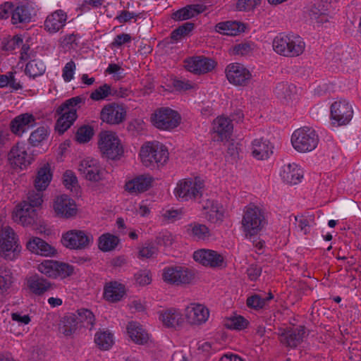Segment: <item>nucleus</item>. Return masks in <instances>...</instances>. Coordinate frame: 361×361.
Returning a JSON list of instances; mask_svg holds the SVG:
<instances>
[{"label":"nucleus","mask_w":361,"mask_h":361,"mask_svg":"<svg viewBox=\"0 0 361 361\" xmlns=\"http://www.w3.org/2000/svg\"><path fill=\"white\" fill-rule=\"evenodd\" d=\"M85 99L80 96L66 100L56 110L59 118L55 124V130L59 134H63L73 124L78 118L77 110Z\"/></svg>","instance_id":"f257e3e1"},{"label":"nucleus","mask_w":361,"mask_h":361,"mask_svg":"<svg viewBox=\"0 0 361 361\" xmlns=\"http://www.w3.org/2000/svg\"><path fill=\"white\" fill-rule=\"evenodd\" d=\"M274 50L286 57H297L303 54L305 42L298 35L290 33L279 34L273 40Z\"/></svg>","instance_id":"f03ea898"},{"label":"nucleus","mask_w":361,"mask_h":361,"mask_svg":"<svg viewBox=\"0 0 361 361\" xmlns=\"http://www.w3.org/2000/svg\"><path fill=\"white\" fill-rule=\"evenodd\" d=\"M204 189V180L200 177L183 178L178 180L173 193L179 202L195 201L202 197Z\"/></svg>","instance_id":"7ed1b4c3"},{"label":"nucleus","mask_w":361,"mask_h":361,"mask_svg":"<svg viewBox=\"0 0 361 361\" xmlns=\"http://www.w3.org/2000/svg\"><path fill=\"white\" fill-rule=\"evenodd\" d=\"M267 224L264 211L259 207L250 204L244 209L242 228L246 237L257 235Z\"/></svg>","instance_id":"20e7f679"},{"label":"nucleus","mask_w":361,"mask_h":361,"mask_svg":"<svg viewBox=\"0 0 361 361\" xmlns=\"http://www.w3.org/2000/svg\"><path fill=\"white\" fill-rule=\"evenodd\" d=\"M140 156L146 167L162 166L169 159L166 147L159 142H148L141 147Z\"/></svg>","instance_id":"39448f33"},{"label":"nucleus","mask_w":361,"mask_h":361,"mask_svg":"<svg viewBox=\"0 0 361 361\" xmlns=\"http://www.w3.org/2000/svg\"><path fill=\"white\" fill-rule=\"evenodd\" d=\"M319 142V136L312 128L304 126L295 130L291 136L293 148L300 153L314 150Z\"/></svg>","instance_id":"423d86ee"},{"label":"nucleus","mask_w":361,"mask_h":361,"mask_svg":"<svg viewBox=\"0 0 361 361\" xmlns=\"http://www.w3.org/2000/svg\"><path fill=\"white\" fill-rule=\"evenodd\" d=\"M180 114L169 107L159 108L151 116L153 126L161 130L176 128L180 123Z\"/></svg>","instance_id":"0eeeda50"},{"label":"nucleus","mask_w":361,"mask_h":361,"mask_svg":"<svg viewBox=\"0 0 361 361\" xmlns=\"http://www.w3.org/2000/svg\"><path fill=\"white\" fill-rule=\"evenodd\" d=\"M99 137L98 145L104 157L116 159L122 154L123 147L116 133L111 131H102L99 133Z\"/></svg>","instance_id":"6e6552de"},{"label":"nucleus","mask_w":361,"mask_h":361,"mask_svg":"<svg viewBox=\"0 0 361 361\" xmlns=\"http://www.w3.org/2000/svg\"><path fill=\"white\" fill-rule=\"evenodd\" d=\"M225 72L228 82L235 86H247L252 78L251 72L239 63H230L226 66Z\"/></svg>","instance_id":"1a4fd4ad"},{"label":"nucleus","mask_w":361,"mask_h":361,"mask_svg":"<svg viewBox=\"0 0 361 361\" xmlns=\"http://www.w3.org/2000/svg\"><path fill=\"white\" fill-rule=\"evenodd\" d=\"M162 279L167 283L179 286L190 283L193 279V274L186 267L171 266L163 269Z\"/></svg>","instance_id":"9d476101"},{"label":"nucleus","mask_w":361,"mask_h":361,"mask_svg":"<svg viewBox=\"0 0 361 361\" xmlns=\"http://www.w3.org/2000/svg\"><path fill=\"white\" fill-rule=\"evenodd\" d=\"M353 116V106L345 100L334 102L331 106V119L334 125H346L351 121Z\"/></svg>","instance_id":"9b49d317"},{"label":"nucleus","mask_w":361,"mask_h":361,"mask_svg":"<svg viewBox=\"0 0 361 361\" xmlns=\"http://www.w3.org/2000/svg\"><path fill=\"white\" fill-rule=\"evenodd\" d=\"M20 252V249L13 230L8 226L5 227L0 235L1 255L6 259H13L16 256V252Z\"/></svg>","instance_id":"f8f14e48"},{"label":"nucleus","mask_w":361,"mask_h":361,"mask_svg":"<svg viewBox=\"0 0 361 361\" xmlns=\"http://www.w3.org/2000/svg\"><path fill=\"white\" fill-rule=\"evenodd\" d=\"M126 116V110L123 105L111 103L105 105L101 112V120L110 125L121 123Z\"/></svg>","instance_id":"ddd939ff"},{"label":"nucleus","mask_w":361,"mask_h":361,"mask_svg":"<svg viewBox=\"0 0 361 361\" xmlns=\"http://www.w3.org/2000/svg\"><path fill=\"white\" fill-rule=\"evenodd\" d=\"M8 160L11 165L20 169L26 168L33 161V156L27 152L26 146L23 142H17L11 149Z\"/></svg>","instance_id":"4468645a"},{"label":"nucleus","mask_w":361,"mask_h":361,"mask_svg":"<svg viewBox=\"0 0 361 361\" xmlns=\"http://www.w3.org/2000/svg\"><path fill=\"white\" fill-rule=\"evenodd\" d=\"M61 241L66 247L82 250L92 241V236L87 235L83 231L73 230L63 235Z\"/></svg>","instance_id":"2eb2a0df"},{"label":"nucleus","mask_w":361,"mask_h":361,"mask_svg":"<svg viewBox=\"0 0 361 361\" xmlns=\"http://www.w3.org/2000/svg\"><path fill=\"white\" fill-rule=\"evenodd\" d=\"M193 259L200 264L211 268L221 267L224 263V258L221 254L209 249L195 251Z\"/></svg>","instance_id":"dca6fc26"},{"label":"nucleus","mask_w":361,"mask_h":361,"mask_svg":"<svg viewBox=\"0 0 361 361\" xmlns=\"http://www.w3.org/2000/svg\"><path fill=\"white\" fill-rule=\"evenodd\" d=\"M216 63L212 59L204 56H197L184 60L185 68L195 74L207 73L214 68Z\"/></svg>","instance_id":"f3484780"},{"label":"nucleus","mask_w":361,"mask_h":361,"mask_svg":"<svg viewBox=\"0 0 361 361\" xmlns=\"http://www.w3.org/2000/svg\"><path fill=\"white\" fill-rule=\"evenodd\" d=\"M80 174L87 180L98 182L103 176L102 169L97 160L87 158L80 161L78 166Z\"/></svg>","instance_id":"a211bd4d"},{"label":"nucleus","mask_w":361,"mask_h":361,"mask_svg":"<svg viewBox=\"0 0 361 361\" xmlns=\"http://www.w3.org/2000/svg\"><path fill=\"white\" fill-rule=\"evenodd\" d=\"M36 209L23 201L18 204L13 212L14 221L20 224L23 226L32 225L36 220Z\"/></svg>","instance_id":"6ab92c4d"},{"label":"nucleus","mask_w":361,"mask_h":361,"mask_svg":"<svg viewBox=\"0 0 361 361\" xmlns=\"http://www.w3.org/2000/svg\"><path fill=\"white\" fill-rule=\"evenodd\" d=\"M35 125V117L31 114L25 113L17 116L11 121L10 129L13 134L21 137Z\"/></svg>","instance_id":"aec40b11"},{"label":"nucleus","mask_w":361,"mask_h":361,"mask_svg":"<svg viewBox=\"0 0 361 361\" xmlns=\"http://www.w3.org/2000/svg\"><path fill=\"white\" fill-rule=\"evenodd\" d=\"M67 19L68 16L64 11L56 10L47 16L44 23V30L50 34L56 33L66 25Z\"/></svg>","instance_id":"412c9836"},{"label":"nucleus","mask_w":361,"mask_h":361,"mask_svg":"<svg viewBox=\"0 0 361 361\" xmlns=\"http://www.w3.org/2000/svg\"><path fill=\"white\" fill-rule=\"evenodd\" d=\"M54 209L57 216L67 219L75 216L77 212L75 202L66 195L56 197Z\"/></svg>","instance_id":"4be33fe9"},{"label":"nucleus","mask_w":361,"mask_h":361,"mask_svg":"<svg viewBox=\"0 0 361 361\" xmlns=\"http://www.w3.org/2000/svg\"><path fill=\"white\" fill-rule=\"evenodd\" d=\"M185 316L190 324L200 325L207 321L209 311L203 305L192 304L185 309Z\"/></svg>","instance_id":"5701e85b"},{"label":"nucleus","mask_w":361,"mask_h":361,"mask_svg":"<svg viewBox=\"0 0 361 361\" xmlns=\"http://www.w3.org/2000/svg\"><path fill=\"white\" fill-rule=\"evenodd\" d=\"M153 178L149 175H141L125 185L126 190L131 194H138L147 191L152 185Z\"/></svg>","instance_id":"b1692460"},{"label":"nucleus","mask_w":361,"mask_h":361,"mask_svg":"<svg viewBox=\"0 0 361 361\" xmlns=\"http://www.w3.org/2000/svg\"><path fill=\"white\" fill-rule=\"evenodd\" d=\"M33 16V8L28 4H20L13 6L11 12V23L14 25L18 24L28 23L32 20Z\"/></svg>","instance_id":"393cba45"},{"label":"nucleus","mask_w":361,"mask_h":361,"mask_svg":"<svg viewBox=\"0 0 361 361\" xmlns=\"http://www.w3.org/2000/svg\"><path fill=\"white\" fill-rule=\"evenodd\" d=\"M280 176L284 183L295 185L300 182L303 177V172L297 164H288L282 167Z\"/></svg>","instance_id":"a878e982"},{"label":"nucleus","mask_w":361,"mask_h":361,"mask_svg":"<svg viewBox=\"0 0 361 361\" xmlns=\"http://www.w3.org/2000/svg\"><path fill=\"white\" fill-rule=\"evenodd\" d=\"M206 210L205 218L212 224H220L224 219V209L217 202L207 200L203 206Z\"/></svg>","instance_id":"bb28decb"},{"label":"nucleus","mask_w":361,"mask_h":361,"mask_svg":"<svg viewBox=\"0 0 361 361\" xmlns=\"http://www.w3.org/2000/svg\"><path fill=\"white\" fill-rule=\"evenodd\" d=\"M159 319L165 326L170 328L179 327L184 323L182 313L175 308H169L161 312Z\"/></svg>","instance_id":"cd10ccee"},{"label":"nucleus","mask_w":361,"mask_h":361,"mask_svg":"<svg viewBox=\"0 0 361 361\" xmlns=\"http://www.w3.org/2000/svg\"><path fill=\"white\" fill-rule=\"evenodd\" d=\"M246 26L238 21H224L217 23L215 30L217 32L229 36H236L243 32Z\"/></svg>","instance_id":"c85d7f7f"},{"label":"nucleus","mask_w":361,"mask_h":361,"mask_svg":"<svg viewBox=\"0 0 361 361\" xmlns=\"http://www.w3.org/2000/svg\"><path fill=\"white\" fill-rule=\"evenodd\" d=\"M231 120L228 117H218L214 121V132L219 135L218 140L224 141L228 139L233 131Z\"/></svg>","instance_id":"c756f323"},{"label":"nucleus","mask_w":361,"mask_h":361,"mask_svg":"<svg viewBox=\"0 0 361 361\" xmlns=\"http://www.w3.org/2000/svg\"><path fill=\"white\" fill-rule=\"evenodd\" d=\"M273 147L268 140L255 139L252 142V154L258 160L267 159L272 154Z\"/></svg>","instance_id":"7c9ffc66"},{"label":"nucleus","mask_w":361,"mask_h":361,"mask_svg":"<svg viewBox=\"0 0 361 361\" xmlns=\"http://www.w3.org/2000/svg\"><path fill=\"white\" fill-rule=\"evenodd\" d=\"M27 248L32 252L42 256H51L56 253V250L42 239L35 237L27 243Z\"/></svg>","instance_id":"2f4dec72"},{"label":"nucleus","mask_w":361,"mask_h":361,"mask_svg":"<svg viewBox=\"0 0 361 361\" xmlns=\"http://www.w3.org/2000/svg\"><path fill=\"white\" fill-rule=\"evenodd\" d=\"M125 294V287L117 281H111L106 283L104 288V297L109 302H118Z\"/></svg>","instance_id":"473e14b6"},{"label":"nucleus","mask_w":361,"mask_h":361,"mask_svg":"<svg viewBox=\"0 0 361 361\" xmlns=\"http://www.w3.org/2000/svg\"><path fill=\"white\" fill-rule=\"evenodd\" d=\"M27 286L32 293L37 295H41L53 288L52 283L49 281L37 275L28 279Z\"/></svg>","instance_id":"72a5a7b5"},{"label":"nucleus","mask_w":361,"mask_h":361,"mask_svg":"<svg viewBox=\"0 0 361 361\" xmlns=\"http://www.w3.org/2000/svg\"><path fill=\"white\" fill-rule=\"evenodd\" d=\"M305 334V327L302 326L291 329L281 335L282 342L290 348H295L302 341Z\"/></svg>","instance_id":"f704fd0d"},{"label":"nucleus","mask_w":361,"mask_h":361,"mask_svg":"<svg viewBox=\"0 0 361 361\" xmlns=\"http://www.w3.org/2000/svg\"><path fill=\"white\" fill-rule=\"evenodd\" d=\"M129 336L135 343L140 345L146 343L149 340L147 332L142 326L136 322H130L127 326Z\"/></svg>","instance_id":"c9c22d12"},{"label":"nucleus","mask_w":361,"mask_h":361,"mask_svg":"<svg viewBox=\"0 0 361 361\" xmlns=\"http://www.w3.org/2000/svg\"><path fill=\"white\" fill-rule=\"evenodd\" d=\"M204 10V8L202 5H190L174 12L172 14V18L176 20H187L195 16L200 13H202Z\"/></svg>","instance_id":"e433bc0d"},{"label":"nucleus","mask_w":361,"mask_h":361,"mask_svg":"<svg viewBox=\"0 0 361 361\" xmlns=\"http://www.w3.org/2000/svg\"><path fill=\"white\" fill-rule=\"evenodd\" d=\"M52 174L49 165L45 164L40 168L35 180V187L38 190H44L51 180Z\"/></svg>","instance_id":"4c0bfd02"},{"label":"nucleus","mask_w":361,"mask_h":361,"mask_svg":"<svg viewBox=\"0 0 361 361\" xmlns=\"http://www.w3.org/2000/svg\"><path fill=\"white\" fill-rule=\"evenodd\" d=\"M78 321L76 314L68 313L61 320L60 331L65 336H71L77 329Z\"/></svg>","instance_id":"58836bf2"},{"label":"nucleus","mask_w":361,"mask_h":361,"mask_svg":"<svg viewBox=\"0 0 361 361\" xmlns=\"http://www.w3.org/2000/svg\"><path fill=\"white\" fill-rule=\"evenodd\" d=\"M187 233L197 240H205L210 236L209 228L204 224L196 222L191 223L188 226Z\"/></svg>","instance_id":"ea45409f"},{"label":"nucleus","mask_w":361,"mask_h":361,"mask_svg":"<svg viewBox=\"0 0 361 361\" xmlns=\"http://www.w3.org/2000/svg\"><path fill=\"white\" fill-rule=\"evenodd\" d=\"M49 135V130L48 128L40 126L30 133L28 143L32 147H38L47 140Z\"/></svg>","instance_id":"a19ab883"},{"label":"nucleus","mask_w":361,"mask_h":361,"mask_svg":"<svg viewBox=\"0 0 361 361\" xmlns=\"http://www.w3.org/2000/svg\"><path fill=\"white\" fill-rule=\"evenodd\" d=\"M120 242V239L111 233L102 234L98 240V247L103 252L114 250Z\"/></svg>","instance_id":"79ce46f5"},{"label":"nucleus","mask_w":361,"mask_h":361,"mask_svg":"<svg viewBox=\"0 0 361 361\" xmlns=\"http://www.w3.org/2000/svg\"><path fill=\"white\" fill-rule=\"evenodd\" d=\"M94 342L100 349L108 350L114 343L113 334L109 331H100L95 334Z\"/></svg>","instance_id":"37998d69"},{"label":"nucleus","mask_w":361,"mask_h":361,"mask_svg":"<svg viewBox=\"0 0 361 361\" xmlns=\"http://www.w3.org/2000/svg\"><path fill=\"white\" fill-rule=\"evenodd\" d=\"M296 87L287 82H280L275 88V94L281 99L288 100L292 98L295 92Z\"/></svg>","instance_id":"c03bdc74"},{"label":"nucleus","mask_w":361,"mask_h":361,"mask_svg":"<svg viewBox=\"0 0 361 361\" xmlns=\"http://www.w3.org/2000/svg\"><path fill=\"white\" fill-rule=\"evenodd\" d=\"M46 70V66L41 61L30 60L25 66V73L32 78L42 75Z\"/></svg>","instance_id":"a18cd8bd"},{"label":"nucleus","mask_w":361,"mask_h":361,"mask_svg":"<svg viewBox=\"0 0 361 361\" xmlns=\"http://www.w3.org/2000/svg\"><path fill=\"white\" fill-rule=\"evenodd\" d=\"M78 324L81 323L85 328L92 329L94 324V315L87 309H80L77 311Z\"/></svg>","instance_id":"49530a36"},{"label":"nucleus","mask_w":361,"mask_h":361,"mask_svg":"<svg viewBox=\"0 0 361 361\" xmlns=\"http://www.w3.org/2000/svg\"><path fill=\"white\" fill-rule=\"evenodd\" d=\"M274 295L271 293H269L268 296L266 298H262L259 295H254L247 298L246 304L249 307L254 309H262L263 308L268 301L271 300Z\"/></svg>","instance_id":"de8ad7c7"},{"label":"nucleus","mask_w":361,"mask_h":361,"mask_svg":"<svg viewBox=\"0 0 361 361\" xmlns=\"http://www.w3.org/2000/svg\"><path fill=\"white\" fill-rule=\"evenodd\" d=\"M295 221L298 222V227L300 231L307 234L310 232L311 226L315 225L314 216L313 214L302 215L295 216Z\"/></svg>","instance_id":"09e8293b"},{"label":"nucleus","mask_w":361,"mask_h":361,"mask_svg":"<svg viewBox=\"0 0 361 361\" xmlns=\"http://www.w3.org/2000/svg\"><path fill=\"white\" fill-rule=\"evenodd\" d=\"M255 44L251 42H243L234 45L231 51L233 55L247 56L252 52Z\"/></svg>","instance_id":"8fccbe9b"},{"label":"nucleus","mask_w":361,"mask_h":361,"mask_svg":"<svg viewBox=\"0 0 361 361\" xmlns=\"http://www.w3.org/2000/svg\"><path fill=\"white\" fill-rule=\"evenodd\" d=\"M94 135V130L90 126H82L80 127L75 134V140L79 143H86L89 142Z\"/></svg>","instance_id":"3c124183"},{"label":"nucleus","mask_w":361,"mask_h":361,"mask_svg":"<svg viewBox=\"0 0 361 361\" xmlns=\"http://www.w3.org/2000/svg\"><path fill=\"white\" fill-rule=\"evenodd\" d=\"M114 94L115 92H112L111 86L108 84H104L94 90L90 94V98L94 101H99Z\"/></svg>","instance_id":"603ef678"},{"label":"nucleus","mask_w":361,"mask_h":361,"mask_svg":"<svg viewBox=\"0 0 361 361\" xmlns=\"http://www.w3.org/2000/svg\"><path fill=\"white\" fill-rule=\"evenodd\" d=\"M38 271L48 277L56 279V261L44 260L38 265Z\"/></svg>","instance_id":"864d4df0"},{"label":"nucleus","mask_w":361,"mask_h":361,"mask_svg":"<svg viewBox=\"0 0 361 361\" xmlns=\"http://www.w3.org/2000/svg\"><path fill=\"white\" fill-rule=\"evenodd\" d=\"M74 268L72 265H70L63 262H59L56 261V278L65 279L73 274Z\"/></svg>","instance_id":"5fc2aeb1"},{"label":"nucleus","mask_w":361,"mask_h":361,"mask_svg":"<svg viewBox=\"0 0 361 361\" xmlns=\"http://www.w3.org/2000/svg\"><path fill=\"white\" fill-rule=\"evenodd\" d=\"M248 322L242 316H237L229 319L225 326L230 329L241 330L247 327Z\"/></svg>","instance_id":"6e6d98bb"},{"label":"nucleus","mask_w":361,"mask_h":361,"mask_svg":"<svg viewBox=\"0 0 361 361\" xmlns=\"http://www.w3.org/2000/svg\"><path fill=\"white\" fill-rule=\"evenodd\" d=\"M261 1L262 0H238L236 9L244 12L252 11L261 4Z\"/></svg>","instance_id":"4d7b16f0"},{"label":"nucleus","mask_w":361,"mask_h":361,"mask_svg":"<svg viewBox=\"0 0 361 361\" xmlns=\"http://www.w3.org/2000/svg\"><path fill=\"white\" fill-rule=\"evenodd\" d=\"M135 283L141 286L149 285L152 282V276L149 270H140L134 275Z\"/></svg>","instance_id":"13d9d810"},{"label":"nucleus","mask_w":361,"mask_h":361,"mask_svg":"<svg viewBox=\"0 0 361 361\" xmlns=\"http://www.w3.org/2000/svg\"><path fill=\"white\" fill-rule=\"evenodd\" d=\"M43 190H31L27 193V204H29L32 207H37L41 205L42 202V192Z\"/></svg>","instance_id":"bf43d9fd"},{"label":"nucleus","mask_w":361,"mask_h":361,"mask_svg":"<svg viewBox=\"0 0 361 361\" xmlns=\"http://www.w3.org/2000/svg\"><path fill=\"white\" fill-rule=\"evenodd\" d=\"M63 182L67 189L72 190L78 186V179L75 173L70 170H67L63 176Z\"/></svg>","instance_id":"052dcab7"},{"label":"nucleus","mask_w":361,"mask_h":361,"mask_svg":"<svg viewBox=\"0 0 361 361\" xmlns=\"http://www.w3.org/2000/svg\"><path fill=\"white\" fill-rule=\"evenodd\" d=\"M75 71V63L73 61L68 62L63 68L62 77L66 82H70L73 78Z\"/></svg>","instance_id":"680f3d73"},{"label":"nucleus","mask_w":361,"mask_h":361,"mask_svg":"<svg viewBox=\"0 0 361 361\" xmlns=\"http://www.w3.org/2000/svg\"><path fill=\"white\" fill-rule=\"evenodd\" d=\"M131 41V37L129 34L122 33L118 35L114 39L111 43L112 47H119L125 43H128Z\"/></svg>","instance_id":"e2e57ef3"},{"label":"nucleus","mask_w":361,"mask_h":361,"mask_svg":"<svg viewBox=\"0 0 361 361\" xmlns=\"http://www.w3.org/2000/svg\"><path fill=\"white\" fill-rule=\"evenodd\" d=\"M262 268L257 264H251L247 269V274L251 281H256L261 275Z\"/></svg>","instance_id":"0e129e2a"},{"label":"nucleus","mask_w":361,"mask_h":361,"mask_svg":"<svg viewBox=\"0 0 361 361\" xmlns=\"http://www.w3.org/2000/svg\"><path fill=\"white\" fill-rule=\"evenodd\" d=\"M13 4L11 2H6L0 6V19H7L10 15L11 16Z\"/></svg>","instance_id":"69168bd1"},{"label":"nucleus","mask_w":361,"mask_h":361,"mask_svg":"<svg viewBox=\"0 0 361 361\" xmlns=\"http://www.w3.org/2000/svg\"><path fill=\"white\" fill-rule=\"evenodd\" d=\"M137 16V15L133 12L123 10L121 11L120 14L116 17L115 19L117 20L120 23H124L128 22L132 18Z\"/></svg>","instance_id":"338daca9"},{"label":"nucleus","mask_w":361,"mask_h":361,"mask_svg":"<svg viewBox=\"0 0 361 361\" xmlns=\"http://www.w3.org/2000/svg\"><path fill=\"white\" fill-rule=\"evenodd\" d=\"M9 77V84H8V87L11 88V91H18L23 88V85L19 80H18L15 78V73L8 72Z\"/></svg>","instance_id":"774afa93"}]
</instances>
